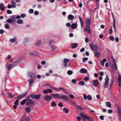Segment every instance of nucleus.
Masks as SVG:
<instances>
[{"mask_svg":"<svg viewBox=\"0 0 121 121\" xmlns=\"http://www.w3.org/2000/svg\"><path fill=\"white\" fill-rule=\"evenodd\" d=\"M52 97L53 98H55L58 97L60 99H62L64 100H69L68 98L65 95H63L62 94L60 95L57 93L54 94H52L51 95Z\"/></svg>","mask_w":121,"mask_h":121,"instance_id":"f257e3e1","label":"nucleus"},{"mask_svg":"<svg viewBox=\"0 0 121 121\" xmlns=\"http://www.w3.org/2000/svg\"><path fill=\"white\" fill-rule=\"evenodd\" d=\"M89 46L93 51H97L99 49L98 46L96 44L93 45L92 43H90Z\"/></svg>","mask_w":121,"mask_h":121,"instance_id":"f03ea898","label":"nucleus"},{"mask_svg":"<svg viewBox=\"0 0 121 121\" xmlns=\"http://www.w3.org/2000/svg\"><path fill=\"white\" fill-rule=\"evenodd\" d=\"M116 109L117 110L118 114L120 118H121V107L119 105H117L116 107Z\"/></svg>","mask_w":121,"mask_h":121,"instance_id":"7ed1b4c3","label":"nucleus"},{"mask_svg":"<svg viewBox=\"0 0 121 121\" xmlns=\"http://www.w3.org/2000/svg\"><path fill=\"white\" fill-rule=\"evenodd\" d=\"M105 82L104 84V88H106L108 87V83L109 81V78L108 75L106 76V78H105Z\"/></svg>","mask_w":121,"mask_h":121,"instance_id":"20e7f679","label":"nucleus"},{"mask_svg":"<svg viewBox=\"0 0 121 121\" xmlns=\"http://www.w3.org/2000/svg\"><path fill=\"white\" fill-rule=\"evenodd\" d=\"M91 22V21L90 19L88 18L86 19V26L87 28H89Z\"/></svg>","mask_w":121,"mask_h":121,"instance_id":"39448f33","label":"nucleus"},{"mask_svg":"<svg viewBox=\"0 0 121 121\" xmlns=\"http://www.w3.org/2000/svg\"><path fill=\"white\" fill-rule=\"evenodd\" d=\"M34 104V102L31 99H29L27 101L26 103V105H29L30 107V105H33Z\"/></svg>","mask_w":121,"mask_h":121,"instance_id":"423d86ee","label":"nucleus"},{"mask_svg":"<svg viewBox=\"0 0 121 121\" xmlns=\"http://www.w3.org/2000/svg\"><path fill=\"white\" fill-rule=\"evenodd\" d=\"M43 99L46 101H49L51 99L52 97L51 96H50L48 95H46L43 97Z\"/></svg>","mask_w":121,"mask_h":121,"instance_id":"0eeeda50","label":"nucleus"},{"mask_svg":"<svg viewBox=\"0 0 121 121\" xmlns=\"http://www.w3.org/2000/svg\"><path fill=\"white\" fill-rule=\"evenodd\" d=\"M92 83L95 86H97L99 85V83L97 80H93L92 81Z\"/></svg>","mask_w":121,"mask_h":121,"instance_id":"6e6552de","label":"nucleus"},{"mask_svg":"<svg viewBox=\"0 0 121 121\" xmlns=\"http://www.w3.org/2000/svg\"><path fill=\"white\" fill-rule=\"evenodd\" d=\"M94 55L95 57L98 58L99 57L100 55V54L99 52L96 51L95 52Z\"/></svg>","mask_w":121,"mask_h":121,"instance_id":"1a4fd4ad","label":"nucleus"},{"mask_svg":"<svg viewBox=\"0 0 121 121\" xmlns=\"http://www.w3.org/2000/svg\"><path fill=\"white\" fill-rule=\"evenodd\" d=\"M67 19L69 20L72 21L74 19V17L72 15L70 14L68 16Z\"/></svg>","mask_w":121,"mask_h":121,"instance_id":"9d476101","label":"nucleus"},{"mask_svg":"<svg viewBox=\"0 0 121 121\" xmlns=\"http://www.w3.org/2000/svg\"><path fill=\"white\" fill-rule=\"evenodd\" d=\"M80 116L83 119L84 121H86V114H84L82 113H81L80 114Z\"/></svg>","mask_w":121,"mask_h":121,"instance_id":"9b49d317","label":"nucleus"},{"mask_svg":"<svg viewBox=\"0 0 121 121\" xmlns=\"http://www.w3.org/2000/svg\"><path fill=\"white\" fill-rule=\"evenodd\" d=\"M79 72L82 73H85L87 72V70L85 69L82 68L80 69Z\"/></svg>","mask_w":121,"mask_h":121,"instance_id":"f8f14e48","label":"nucleus"},{"mask_svg":"<svg viewBox=\"0 0 121 121\" xmlns=\"http://www.w3.org/2000/svg\"><path fill=\"white\" fill-rule=\"evenodd\" d=\"M77 24L75 23L72 24L71 25V27L73 29H76L77 27Z\"/></svg>","mask_w":121,"mask_h":121,"instance_id":"ddd939ff","label":"nucleus"},{"mask_svg":"<svg viewBox=\"0 0 121 121\" xmlns=\"http://www.w3.org/2000/svg\"><path fill=\"white\" fill-rule=\"evenodd\" d=\"M106 59H103L102 60H101L100 61V63L103 66H104V62H105L106 61Z\"/></svg>","mask_w":121,"mask_h":121,"instance_id":"4468645a","label":"nucleus"},{"mask_svg":"<svg viewBox=\"0 0 121 121\" xmlns=\"http://www.w3.org/2000/svg\"><path fill=\"white\" fill-rule=\"evenodd\" d=\"M86 119L89 121H94V120L89 116L86 115Z\"/></svg>","mask_w":121,"mask_h":121,"instance_id":"2eb2a0df","label":"nucleus"},{"mask_svg":"<svg viewBox=\"0 0 121 121\" xmlns=\"http://www.w3.org/2000/svg\"><path fill=\"white\" fill-rule=\"evenodd\" d=\"M17 41V39L16 37H14L12 39H10V41L12 43L15 42Z\"/></svg>","mask_w":121,"mask_h":121,"instance_id":"dca6fc26","label":"nucleus"},{"mask_svg":"<svg viewBox=\"0 0 121 121\" xmlns=\"http://www.w3.org/2000/svg\"><path fill=\"white\" fill-rule=\"evenodd\" d=\"M28 81L29 82L30 86V85L33 83L34 82V80L32 79H29L28 80Z\"/></svg>","mask_w":121,"mask_h":121,"instance_id":"f3484780","label":"nucleus"},{"mask_svg":"<svg viewBox=\"0 0 121 121\" xmlns=\"http://www.w3.org/2000/svg\"><path fill=\"white\" fill-rule=\"evenodd\" d=\"M113 26L114 28V30L115 32L116 31V27H115V20L113 18Z\"/></svg>","mask_w":121,"mask_h":121,"instance_id":"a211bd4d","label":"nucleus"},{"mask_svg":"<svg viewBox=\"0 0 121 121\" xmlns=\"http://www.w3.org/2000/svg\"><path fill=\"white\" fill-rule=\"evenodd\" d=\"M11 4H12V7L13 8H15V2L14 0H12L11 1Z\"/></svg>","mask_w":121,"mask_h":121,"instance_id":"6ab92c4d","label":"nucleus"},{"mask_svg":"<svg viewBox=\"0 0 121 121\" xmlns=\"http://www.w3.org/2000/svg\"><path fill=\"white\" fill-rule=\"evenodd\" d=\"M41 95L39 94L35 95V99H39L40 97L41 96Z\"/></svg>","mask_w":121,"mask_h":121,"instance_id":"aec40b11","label":"nucleus"},{"mask_svg":"<svg viewBox=\"0 0 121 121\" xmlns=\"http://www.w3.org/2000/svg\"><path fill=\"white\" fill-rule=\"evenodd\" d=\"M16 16L15 15H13L11 17V18L12 21H13L14 22H15V21Z\"/></svg>","mask_w":121,"mask_h":121,"instance_id":"412c9836","label":"nucleus"},{"mask_svg":"<svg viewBox=\"0 0 121 121\" xmlns=\"http://www.w3.org/2000/svg\"><path fill=\"white\" fill-rule=\"evenodd\" d=\"M13 64H10L9 65L7 66V68L8 70H9L13 67Z\"/></svg>","mask_w":121,"mask_h":121,"instance_id":"4be33fe9","label":"nucleus"},{"mask_svg":"<svg viewBox=\"0 0 121 121\" xmlns=\"http://www.w3.org/2000/svg\"><path fill=\"white\" fill-rule=\"evenodd\" d=\"M76 108L78 110H83V109L82 108V107L81 106L78 105L76 107Z\"/></svg>","mask_w":121,"mask_h":121,"instance_id":"5701e85b","label":"nucleus"},{"mask_svg":"<svg viewBox=\"0 0 121 121\" xmlns=\"http://www.w3.org/2000/svg\"><path fill=\"white\" fill-rule=\"evenodd\" d=\"M106 106L108 107H110L111 106V104L110 102H106Z\"/></svg>","mask_w":121,"mask_h":121,"instance_id":"b1692460","label":"nucleus"},{"mask_svg":"<svg viewBox=\"0 0 121 121\" xmlns=\"http://www.w3.org/2000/svg\"><path fill=\"white\" fill-rule=\"evenodd\" d=\"M9 96L10 97L13 98L14 97V95L12 93L9 92L8 93Z\"/></svg>","mask_w":121,"mask_h":121,"instance_id":"393cba45","label":"nucleus"},{"mask_svg":"<svg viewBox=\"0 0 121 121\" xmlns=\"http://www.w3.org/2000/svg\"><path fill=\"white\" fill-rule=\"evenodd\" d=\"M78 83L79 85H81L82 86H83L85 84L84 82L83 81H79Z\"/></svg>","mask_w":121,"mask_h":121,"instance_id":"a878e982","label":"nucleus"},{"mask_svg":"<svg viewBox=\"0 0 121 121\" xmlns=\"http://www.w3.org/2000/svg\"><path fill=\"white\" fill-rule=\"evenodd\" d=\"M112 68L115 70H116L117 69L116 64H114V65L112 66Z\"/></svg>","mask_w":121,"mask_h":121,"instance_id":"bb28decb","label":"nucleus"},{"mask_svg":"<svg viewBox=\"0 0 121 121\" xmlns=\"http://www.w3.org/2000/svg\"><path fill=\"white\" fill-rule=\"evenodd\" d=\"M77 46V43H74L72 46V48H75Z\"/></svg>","mask_w":121,"mask_h":121,"instance_id":"cd10ccee","label":"nucleus"},{"mask_svg":"<svg viewBox=\"0 0 121 121\" xmlns=\"http://www.w3.org/2000/svg\"><path fill=\"white\" fill-rule=\"evenodd\" d=\"M41 43V42L40 41L38 40L36 43L35 45L36 46H39Z\"/></svg>","mask_w":121,"mask_h":121,"instance_id":"c85d7f7f","label":"nucleus"},{"mask_svg":"<svg viewBox=\"0 0 121 121\" xmlns=\"http://www.w3.org/2000/svg\"><path fill=\"white\" fill-rule=\"evenodd\" d=\"M26 102V99H24L21 102V104L22 105H23Z\"/></svg>","mask_w":121,"mask_h":121,"instance_id":"c756f323","label":"nucleus"},{"mask_svg":"<svg viewBox=\"0 0 121 121\" xmlns=\"http://www.w3.org/2000/svg\"><path fill=\"white\" fill-rule=\"evenodd\" d=\"M22 20L21 19L17 21V23L19 24H21L23 23Z\"/></svg>","mask_w":121,"mask_h":121,"instance_id":"7c9ffc66","label":"nucleus"},{"mask_svg":"<svg viewBox=\"0 0 121 121\" xmlns=\"http://www.w3.org/2000/svg\"><path fill=\"white\" fill-rule=\"evenodd\" d=\"M63 110L66 113H68L69 112V110L66 108H64L63 109Z\"/></svg>","mask_w":121,"mask_h":121,"instance_id":"2f4dec72","label":"nucleus"},{"mask_svg":"<svg viewBox=\"0 0 121 121\" xmlns=\"http://www.w3.org/2000/svg\"><path fill=\"white\" fill-rule=\"evenodd\" d=\"M27 93L26 92L25 93H23L22 94V95H20V96L21 97V98H22L24 97L27 94Z\"/></svg>","mask_w":121,"mask_h":121,"instance_id":"473e14b6","label":"nucleus"},{"mask_svg":"<svg viewBox=\"0 0 121 121\" xmlns=\"http://www.w3.org/2000/svg\"><path fill=\"white\" fill-rule=\"evenodd\" d=\"M73 73V72L71 70H68L67 72V74L69 75H70Z\"/></svg>","mask_w":121,"mask_h":121,"instance_id":"72a5a7b5","label":"nucleus"},{"mask_svg":"<svg viewBox=\"0 0 121 121\" xmlns=\"http://www.w3.org/2000/svg\"><path fill=\"white\" fill-rule=\"evenodd\" d=\"M25 110L27 112H29L30 111V109L29 107H26L25 108Z\"/></svg>","mask_w":121,"mask_h":121,"instance_id":"f704fd0d","label":"nucleus"},{"mask_svg":"<svg viewBox=\"0 0 121 121\" xmlns=\"http://www.w3.org/2000/svg\"><path fill=\"white\" fill-rule=\"evenodd\" d=\"M64 63H67L69 61V59L66 58H64Z\"/></svg>","mask_w":121,"mask_h":121,"instance_id":"c9c22d12","label":"nucleus"},{"mask_svg":"<svg viewBox=\"0 0 121 121\" xmlns=\"http://www.w3.org/2000/svg\"><path fill=\"white\" fill-rule=\"evenodd\" d=\"M87 98L88 100H91L92 99V97L91 95H89L87 96Z\"/></svg>","mask_w":121,"mask_h":121,"instance_id":"e433bc0d","label":"nucleus"},{"mask_svg":"<svg viewBox=\"0 0 121 121\" xmlns=\"http://www.w3.org/2000/svg\"><path fill=\"white\" fill-rule=\"evenodd\" d=\"M118 82H121V76L119 75L118 76Z\"/></svg>","mask_w":121,"mask_h":121,"instance_id":"4c0bfd02","label":"nucleus"},{"mask_svg":"<svg viewBox=\"0 0 121 121\" xmlns=\"http://www.w3.org/2000/svg\"><path fill=\"white\" fill-rule=\"evenodd\" d=\"M51 48L52 50H54L56 49V46L53 45H51Z\"/></svg>","mask_w":121,"mask_h":121,"instance_id":"58836bf2","label":"nucleus"},{"mask_svg":"<svg viewBox=\"0 0 121 121\" xmlns=\"http://www.w3.org/2000/svg\"><path fill=\"white\" fill-rule=\"evenodd\" d=\"M82 61L83 62L85 63V62L87 61L88 60V58L87 57L84 58H83Z\"/></svg>","mask_w":121,"mask_h":121,"instance_id":"ea45409f","label":"nucleus"},{"mask_svg":"<svg viewBox=\"0 0 121 121\" xmlns=\"http://www.w3.org/2000/svg\"><path fill=\"white\" fill-rule=\"evenodd\" d=\"M19 101L18 100H16L14 102V104L15 105H17L18 104Z\"/></svg>","mask_w":121,"mask_h":121,"instance_id":"a19ab883","label":"nucleus"},{"mask_svg":"<svg viewBox=\"0 0 121 121\" xmlns=\"http://www.w3.org/2000/svg\"><path fill=\"white\" fill-rule=\"evenodd\" d=\"M12 20L11 19H8L7 20V22L9 23L12 22Z\"/></svg>","mask_w":121,"mask_h":121,"instance_id":"79ce46f5","label":"nucleus"},{"mask_svg":"<svg viewBox=\"0 0 121 121\" xmlns=\"http://www.w3.org/2000/svg\"><path fill=\"white\" fill-rule=\"evenodd\" d=\"M26 16V15L24 14H22L20 15L21 17L22 18H24Z\"/></svg>","mask_w":121,"mask_h":121,"instance_id":"37998d69","label":"nucleus"},{"mask_svg":"<svg viewBox=\"0 0 121 121\" xmlns=\"http://www.w3.org/2000/svg\"><path fill=\"white\" fill-rule=\"evenodd\" d=\"M34 10L32 9H30L29 11V13H33Z\"/></svg>","mask_w":121,"mask_h":121,"instance_id":"c03bdc74","label":"nucleus"},{"mask_svg":"<svg viewBox=\"0 0 121 121\" xmlns=\"http://www.w3.org/2000/svg\"><path fill=\"white\" fill-rule=\"evenodd\" d=\"M4 27H5V28L7 29H8L9 28V25L8 24H7L5 25V26Z\"/></svg>","mask_w":121,"mask_h":121,"instance_id":"a18cd8bd","label":"nucleus"},{"mask_svg":"<svg viewBox=\"0 0 121 121\" xmlns=\"http://www.w3.org/2000/svg\"><path fill=\"white\" fill-rule=\"evenodd\" d=\"M83 97L84 100H86V99L87 98V96L85 94H83Z\"/></svg>","mask_w":121,"mask_h":121,"instance_id":"49530a36","label":"nucleus"},{"mask_svg":"<svg viewBox=\"0 0 121 121\" xmlns=\"http://www.w3.org/2000/svg\"><path fill=\"white\" fill-rule=\"evenodd\" d=\"M108 113H111L113 112V111L111 109H109L108 110Z\"/></svg>","mask_w":121,"mask_h":121,"instance_id":"de8ad7c7","label":"nucleus"},{"mask_svg":"<svg viewBox=\"0 0 121 121\" xmlns=\"http://www.w3.org/2000/svg\"><path fill=\"white\" fill-rule=\"evenodd\" d=\"M7 13L8 14H9L12 13V12L10 10H8L7 11Z\"/></svg>","mask_w":121,"mask_h":121,"instance_id":"09e8293b","label":"nucleus"},{"mask_svg":"<svg viewBox=\"0 0 121 121\" xmlns=\"http://www.w3.org/2000/svg\"><path fill=\"white\" fill-rule=\"evenodd\" d=\"M79 19L80 20V23L82 22H83V19L80 16L79 17Z\"/></svg>","mask_w":121,"mask_h":121,"instance_id":"8fccbe9b","label":"nucleus"},{"mask_svg":"<svg viewBox=\"0 0 121 121\" xmlns=\"http://www.w3.org/2000/svg\"><path fill=\"white\" fill-rule=\"evenodd\" d=\"M110 40L112 41H113L114 40V37L112 36H111L110 38Z\"/></svg>","mask_w":121,"mask_h":121,"instance_id":"3c124183","label":"nucleus"},{"mask_svg":"<svg viewBox=\"0 0 121 121\" xmlns=\"http://www.w3.org/2000/svg\"><path fill=\"white\" fill-rule=\"evenodd\" d=\"M51 105L53 107H55L56 105V104L55 103V102H53L52 103Z\"/></svg>","mask_w":121,"mask_h":121,"instance_id":"603ef678","label":"nucleus"},{"mask_svg":"<svg viewBox=\"0 0 121 121\" xmlns=\"http://www.w3.org/2000/svg\"><path fill=\"white\" fill-rule=\"evenodd\" d=\"M99 118L101 120H104V117L103 116H99Z\"/></svg>","mask_w":121,"mask_h":121,"instance_id":"864d4df0","label":"nucleus"},{"mask_svg":"<svg viewBox=\"0 0 121 121\" xmlns=\"http://www.w3.org/2000/svg\"><path fill=\"white\" fill-rule=\"evenodd\" d=\"M113 79H112L111 81L110 84V87L111 86H112L113 85Z\"/></svg>","mask_w":121,"mask_h":121,"instance_id":"5fc2aeb1","label":"nucleus"},{"mask_svg":"<svg viewBox=\"0 0 121 121\" xmlns=\"http://www.w3.org/2000/svg\"><path fill=\"white\" fill-rule=\"evenodd\" d=\"M35 95L33 94H31V95L30 96L32 98L35 99Z\"/></svg>","mask_w":121,"mask_h":121,"instance_id":"6e6d98bb","label":"nucleus"},{"mask_svg":"<svg viewBox=\"0 0 121 121\" xmlns=\"http://www.w3.org/2000/svg\"><path fill=\"white\" fill-rule=\"evenodd\" d=\"M99 74L101 76L104 75V73L102 71L99 72Z\"/></svg>","mask_w":121,"mask_h":121,"instance_id":"4d7b16f0","label":"nucleus"},{"mask_svg":"<svg viewBox=\"0 0 121 121\" xmlns=\"http://www.w3.org/2000/svg\"><path fill=\"white\" fill-rule=\"evenodd\" d=\"M72 82L73 83H75L76 82V81L75 79H73L72 80Z\"/></svg>","mask_w":121,"mask_h":121,"instance_id":"13d9d810","label":"nucleus"},{"mask_svg":"<svg viewBox=\"0 0 121 121\" xmlns=\"http://www.w3.org/2000/svg\"><path fill=\"white\" fill-rule=\"evenodd\" d=\"M87 29L88 30L87 31V32L89 33V34H91V32L90 30V27L89 28H87Z\"/></svg>","mask_w":121,"mask_h":121,"instance_id":"bf43d9fd","label":"nucleus"},{"mask_svg":"<svg viewBox=\"0 0 121 121\" xmlns=\"http://www.w3.org/2000/svg\"><path fill=\"white\" fill-rule=\"evenodd\" d=\"M69 96L71 98L73 99H74V96L72 95H70Z\"/></svg>","mask_w":121,"mask_h":121,"instance_id":"052dcab7","label":"nucleus"},{"mask_svg":"<svg viewBox=\"0 0 121 121\" xmlns=\"http://www.w3.org/2000/svg\"><path fill=\"white\" fill-rule=\"evenodd\" d=\"M12 7V5L10 4H8V8L9 9H10Z\"/></svg>","mask_w":121,"mask_h":121,"instance_id":"680f3d73","label":"nucleus"},{"mask_svg":"<svg viewBox=\"0 0 121 121\" xmlns=\"http://www.w3.org/2000/svg\"><path fill=\"white\" fill-rule=\"evenodd\" d=\"M47 90L48 91V92H49V93H52V91L51 89H48Z\"/></svg>","mask_w":121,"mask_h":121,"instance_id":"e2e57ef3","label":"nucleus"},{"mask_svg":"<svg viewBox=\"0 0 121 121\" xmlns=\"http://www.w3.org/2000/svg\"><path fill=\"white\" fill-rule=\"evenodd\" d=\"M4 31L3 30H0V34H2L4 33Z\"/></svg>","mask_w":121,"mask_h":121,"instance_id":"0e129e2a","label":"nucleus"},{"mask_svg":"<svg viewBox=\"0 0 121 121\" xmlns=\"http://www.w3.org/2000/svg\"><path fill=\"white\" fill-rule=\"evenodd\" d=\"M58 105L60 107H62L63 106V105L61 103H60L58 104Z\"/></svg>","mask_w":121,"mask_h":121,"instance_id":"69168bd1","label":"nucleus"},{"mask_svg":"<svg viewBox=\"0 0 121 121\" xmlns=\"http://www.w3.org/2000/svg\"><path fill=\"white\" fill-rule=\"evenodd\" d=\"M43 92L44 94L47 93L48 92L47 89V90H45L43 91Z\"/></svg>","mask_w":121,"mask_h":121,"instance_id":"338daca9","label":"nucleus"},{"mask_svg":"<svg viewBox=\"0 0 121 121\" xmlns=\"http://www.w3.org/2000/svg\"><path fill=\"white\" fill-rule=\"evenodd\" d=\"M84 80L86 81H88L89 79V78L87 77H86L85 78H84Z\"/></svg>","mask_w":121,"mask_h":121,"instance_id":"774afa93","label":"nucleus"}]
</instances>
